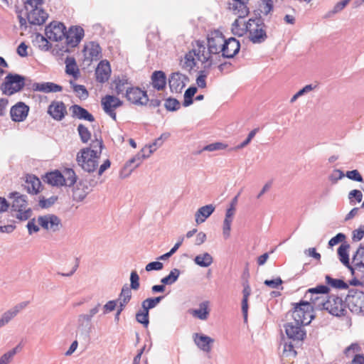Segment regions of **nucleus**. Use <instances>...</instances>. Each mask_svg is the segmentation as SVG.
<instances>
[{
	"instance_id": "42",
	"label": "nucleus",
	"mask_w": 364,
	"mask_h": 364,
	"mask_svg": "<svg viewBox=\"0 0 364 364\" xmlns=\"http://www.w3.org/2000/svg\"><path fill=\"white\" fill-rule=\"evenodd\" d=\"M180 274V270L177 268H174L167 276L161 279V282L166 285H171L178 280Z\"/></svg>"
},
{
	"instance_id": "21",
	"label": "nucleus",
	"mask_w": 364,
	"mask_h": 364,
	"mask_svg": "<svg viewBox=\"0 0 364 364\" xmlns=\"http://www.w3.org/2000/svg\"><path fill=\"white\" fill-rule=\"evenodd\" d=\"M48 113L53 119L61 121L67 114L65 104L60 101H53L48 108Z\"/></svg>"
},
{
	"instance_id": "56",
	"label": "nucleus",
	"mask_w": 364,
	"mask_h": 364,
	"mask_svg": "<svg viewBox=\"0 0 364 364\" xmlns=\"http://www.w3.org/2000/svg\"><path fill=\"white\" fill-rule=\"evenodd\" d=\"M130 289L137 290L139 288V277L136 271L130 274Z\"/></svg>"
},
{
	"instance_id": "43",
	"label": "nucleus",
	"mask_w": 364,
	"mask_h": 364,
	"mask_svg": "<svg viewBox=\"0 0 364 364\" xmlns=\"http://www.w3.org/2000/svg\"><path fill=\"white\" fill-rule=\"evenodd\" d=\"M168 134H163L159 138H157L152 144H149L148 146H145L144 148L147 149V153L150 156L152 153H154L158 148L162 146L165 139L168 138Z\"/></svg>"
},
{
	"instance_id": "2",
	"label": "nucleus",
	"mask_w": 364,
	"mask_h": 364,
	"mask_svg": "<svg viewBox=\"0 0 364 364\" xmlns=\"http://www.w3.org/2000/svg\"><path fill=\"white\" fill-rule=\"evenodd\" d=\"M102 148V140L93 141L90 147L82 149L77 153L76 157L77 164L86 172H94L98 167Z\"/></svg>"
},
{
	"instance_id": "50",
	"label": "nucleus",
	"mask_w": 364,
	"mask_h": 364,
	"mask_svg": "<svg viewBox=\"0 0 364 364\" xmlns=\"http://www.w3.org/2000/svg\"><path fill=\"white\" fill-rule=\"evenodd\" d=\"M136 319L139 323L143 324L145 327H147L149 323V311L142 309V311L136 313Z\"/></svg>"
},
{
	"instance_id": "9",
	"label": "nucleus",
	"mask_w": 364,
	"mask_h": 364,
	"mask_svg": "<svg viewBox=\"0 0 364 364\" xmlns=\"http://www.w3.org/2000/svg\"><path fill=\"white\" fill-rule=\"evenodd\" d=\"M351 267L349 269L355 278L364 282V247L360 246L353 257Z\"/></svg>"
},
{
	"instance_id": "1",
	"label": "nucleus",
	"mask_w": 364,
	"mask_h": 364,
	"mask_svg": "<svg viewBox=\"0 0 364 364\" xmlns=\"http://www.w3.org/2000/svg\"><path fill=\"white\" fill-rule=\"evenodd\" d=\"M225 43L221 33L215 31L205 42L196 41L192 43V48L184 55L181 63L183 68L191 70L195 68L208 69L215 63Z\"/></svg>"
},
{
	"instance_id": "48",
	"label": "nucleus",
	"mask_w": 364,
	"mask_h": 364,
	"mask_svg": "<svg viewBox=\"0 0 364 364\" xmlns=\"http://www.w3.org/2000/svg\"><path fill=\"white\" fill-rule=\"evenodd\" d=\"M196 92L197 88L196 87H191L186 90L184 93V100L183 102L184 107H188L193 103L192 97L194 96Z\"/></svg>"
},
{
	"instance_id": "38",
	"label": "nucleus",
	"mask_w": 364,
	"mask_h": 364,
	"mask_svg": "<svg viewBox=\"0 0 364 364\" xmlns=\"http://www.w3.org/2000/svg\"><path fill=\"white\" fill-rule=\"evenodd\" d=\"M62 176L65 180V182H63V186L70 187L73 186L77 181L76 174L75 171L71 168H65L62 173Z\"/></svg>"
},
{
	"instance_id": "37",
	"label": "nucleus",
	"mask_w": 364,
	"mask_h": 364,
	"mask_svg": "<svg viewBox=\"0 0 364 364\" xmlns=\"http://www.w3.org/2000/svg\"><path fill=\"white\" fill-rule=\"evenodd\" d=\"M132 298V291L130 288L124 285L121 291L118 301L119 303V307L124 308L126 305L129 302Z\"/></svg>"
},
{
	"instance_id": "26",
	"label": "nucleus",
	"mask_w": 364,
	"mask_h": 364,
	"mask_svg": "<svg viewBox=\"0 0 364 364\" xmlns=\"http://www.w3.org/2000/svg\"><path fill=\"white\" fill-rule=\"evenodd\" d=\"M111 73L109 63L107 61L102 60L97 65L95 75L96 79L100 82H105L108 80Z\"/></svg>"
},
{
	"instance_id": "13",
	"label": "nucleus",
	"mask_w": 364,
	"mask_h": 364,
	"mask_svg": "<svg viewBox=\"0 0 364 364\" xmlns=\"http://www.w3.org/2000/svg\"><path fill=\"white\" fill-rule=\"evenodd\" d=\"M125 96L129 102L139 106L146 105L149 102L146 92L137 87H132L127 90Z\"/></svg>"
},
{
	"instance_id": "41",
	"label": "nucleus",
	"mask_w": 364,
	"mask_h": 364,
	"mask_svg": "<svg viewBox=\"0 0 364 364\" xmlns=\"http://www.w3.org/2000/svg\"><path fill=\"white\" fill-rule=\"evenodd\" d=\"M115 83V91L116 92L119 94H124L125 92V94L127 93V90H129L132 87L130 86L131 84L128 81V80L125 77H122L121 79H117L114 81Z\"/></svg>"
},
{
	"instance_id": "14",
	"label": "nucleus",
	"mask_w": 364,
	"mask_h": 364,
	"mask_svg": "<svg viewBox=\"0 0 364 364\" xmlns=\"http://www.w3.org/2000/svg\"><path fill=\"white\" fill-rule=\"evenodd\" d=\"M345 308L346 304L341 298L334 295L328 297L325 310L329 314L336 316H341L343 315L346 311Z\"/></svg>"
},
{
	"instance_id": "57",
	"label": "nucleus",
	"mask_w": 364,
	"mask_h": 364,
	"mask_svg": "<svg viewBox=\"0 0 364 364\" xmlns=\"http://www.w3.org/2000/svg\"><path fill=\"white\" fill-rule=\"evenodd\" d=\"M48 39V38H45L43 36L40 34L36 36V41L38 43V47L40 49L43 50H49L50 46Z\"/></svg>"
},
{
	"instance_id": "35",
	"label": "nucleus",
	"mask_w": 364,
	"mask_h": 364,
	"mask_svg": "<svg viewBox=\"0 0 364 364\" xmlns=\"http://www.w3.org/2000/svg\"><path fill=\"white\" fill-rule=\"evenodd\" d=\"M45 181L48 183L55 186H63V182H65L62 173L58 171L47 173L45 176Z\"/></svg>"
},
{
	"instance_id": "33",
	"label": "nucleus",
	"mask_w": 364,
	"mask_h": 364,
	"mask_svg": "<svg viewBox=\"0 0 364 364\" xmlns=\"http://www.w3.org/2000/svg\"><path fill=\"white\" fill-rule=\"evenodd\" d=\"M65 63L66 74L72 76L75 80H77L80 75V72L75 58L68 57L65 60Z\"/></svg>"
},
{
	"instance_id": "3",
	"label": "nucleus",
	"mask_w": 364,
	"mask_h": 364,
	"mask_svg": "<svg viewBox=\"0 0 364 364\" xmlns=\"http://www.w3.org/2000/svg\"><path fill=\"white\" fill-rule=\"evenodd\" d=\"M10 198H13L11 204V213L14 217L19 220H26L32 215V210L28 207L26 196L18 192L10 193Z\"/></svg>"
},
{
	"instance_id": "51",
	"label": "nucleus",
	"mask_w": 364,
	"mask_h": 364,
	"mask_svg": "<svg viewBox=\"0 0 364 364\" xmlns=\"http://www.w3.org/2000/svg\"><path fill=\"white\" fill-rule=\"evenodd\" d=\"M164 106L168 111H176L180 108V102L174 98H168L166 100Z\"/></svg>"
},
{
	"instance_id": "40",
	"label": "nucleus",
	"mask_w": 364,
	"mask_h": 364,
	"mask_svg": "<svg viewBox=\"0 0 364 364\" xmlns=\"http://www.w3.org/2000/svg\"><path fill=\"white\" fill-rule=\"evenodd\" d=\"M349 249V245L342 244L338 249V255L339 256L340 261L348 268L351 267L349 263V257L348 250Z\"/></svg>"
},
{
	"instance_id": "22",
	"label": "nucleus",
	"mask_w": 364,
	"mask_h": 364,
	"mask_svg": "<svg viewBox=\"0 0 364 364\" xmlns=\"http://www.w3.org/2000/svg\"><path fill=\"white\" fill-rule=\"evenodd\" d=\"M240 45L239 41L235 38L225 39V43L222 48V55L225 58H233L240 50Z\"/></svg>"
},
{
	"instance_id": "53",
	"label": "nucleus",
	"mask_w": 364,
	"mask_h": 364,
	"mask_svg": "<svg viewBox=\"0 0 364 364\" xmlns=\"http://www.w3.org/2000/svg\"><path fill=\"white\" fill-rule=\"evenodd\" d=\"M328 296L327 294H324V296H320L318 301H316L312 305L311 304L312 309L325 310L326 303Z\"/></svg>"
},
{
	"instance_id": "20",
	"label": "nucleus",
	"mask_w": 364,
	"mask_h": 364,
	"mask_svg": "<svg viewBox=\"0 0 364 364\" xmlns=\"http://www.w3.org/2000/svg\"><path fill=\"white\" fill-rule=\"evenodd\" d=\"M28 112L29 107L25 103L19 102L11 108L10 115L13 121L20 122L26 119Z\"/></svg>"
},
{
	"instance_id": "46",
	"label": "nucleus",
	"mask_w": 364,
	"mask_h": 364,
	"mask_svg": "<svg viewBox=\"0 0 364 364\" xmlns=\"http://www.w3.org/2000/svg\"><path fill=\"white\" fill-rule=\"evenodd\" d=\"M326 282L328 285L336 289H345L348 287V284L343 280L333 279L328 275L326 276Z\"/></svg>"
},
{
	"instance_id": "45",
	"label": "nucleus",
	"mask_w": 364,
	"mask_h": 364,
	"mask_svg": "<svg viewBox=\"0 0 364 364\" xmlns=\"http://www.w3.org/2000/svg\"><path fill=\"white\" fill-rule=\"evenodd\" d=\"M70 84L75 95L82 100H85L88 97V92L84 85H76L73 80H70Z\"/></svg>"
},
{
	"instance_id": "6",
	"label": "nucleus",
	"mask_w": 364,
	"mask_h": 364,
	"mask_svg": "<svg viewBox=\"0 0 364 364\" xmlns=\"http://www.w3.org/2000/svg\"><path fill=\"white\" fill-rule=\"evenodd\" d=\"M25 86V77L18 74H8L1 85V90L7 95H11L21 90Z\"/></svg>"
},
{
	"instance_id": "54",
	"label": "nucleus",
	"mask_w": 364,
	"mask_h": 364,
	"mask_svg": "<svg viewBox=\"0 0 364 364\" xmlns=\"http://www.w3.org/2000/svg\"><path fill=\"white\" fill-rule=\"evenodd\" d=\"M227 144H223L222 142H215L206 145L205 146L203 147V150L208 151H215L218 150L225 149L227 148Z\"/></svg>"
},
{
	"instance_id": "59",
	"label": "nucleus",
	"mask_w": 364,
	"mask_h": 364,
	"mask_svg": "<svg viewBox=\"0 0 364 364\" xmlns=\"http://www.w3.org/2000/svg\"><path fill=\"white\" fill-rule=\"evenodd\" d=\"M344 177V173L343 171H341L339 169H335L333 170L331 173L328 176L329 181L335 184L339 180L343 178Z\"/></svg>"
},
{
	"instance_id": "28",
	"label": "nucleus",
	"mask_w": 364,
	"mask_h": 364,
	"mask_svg": "<svg viewBox=\"0 0 364 364\" xmlns=\"http://www.w3.org/2000/svg\"><path fill=\"white\" fill-rule=\"evenodd\" d=\"M26 11L28 21L33 25H41L45 23L48 18V14L45 11Z\"/></svg>"
},
{
	"instance_id": "30",
	"label": "nucleus",
	"mask_w": 364,
	"mask_h": 364,
	"mask_svg": "<svg viewBox=\"0 0 364 364\" xmlns=\"http://www.w3.org/2000/svg\"><path fill=\"white\" fill-rule=\"evenodd\" d=\"M297 342L283 338L280 343V348L282 349V356L285 358H294L296 355L295 345Z\"/></svg>"
},
{
	"instance_id": "15",
	"label": "nucleus",
	"mask_w": 364,
	"mask_h": 364,
	"mask_svg": "<svg viewBox=\"0 0 364 364\" xmlns=\"http://www.w3.org/2000/svg\"><path fill=\"white\" fill-rule=\"evenodd\" d=\"M101 104L106 114L116 121L115 109L122 105V102L113 95H106L102 98Z\"/></svg>"
},
{
	"instance_id": "49",
	"label": "nucleus",
	"mask_w": 364,
	"mask_h": 364,
	"mask_svg": "<svg viewBox=\"0 0 364 364\" xmlns=\"http://www.w3.org/2000/svg\"><path fill=\"white\" fill-rule=\"evenodd\" d=\"M77 132L81 141L83 143H87L91 137V133L88 129L83 124H79L77 127Z\"/></svg>"
},
{
	"instance_id": "39",
	"label": "nucleus",
	"mask_w": 364,
	"mask_h": 364,
	"mask_svg": "<svg viewBox=\"0 0 364 364\" xmlns=\"http://www.w3.org/2000/svg\"><path fill=\"white\" fill-rule=\"evenodd\" d=\"M27 189L29 193L36 194L41 186L40 180L35 176H29L26 180Z\"/></svg>"
},
{
	"instance_id": "36",
	"label": "nucleus",
	"mask_w": 364,
	"mask_h": 364,
	"mask_svg": "<svg viewBox=\"0 0 364 364\" xmlns=\"http://www.w3.org/2000/svg\"><path fill=\"white\" fill-rule=\"evenodd\" d=\"M193 261L200 267H208L213 264V257L208 252H203L196 256Z\"/></svg>"
},
{
	"instance_id": "18",
	"label": "nucleus",
	"mask_w": 364,
	"mask_h": 364,
	"mask_svg": "<svg viewBox=\"0 0 364 364\" xmlns=\"http://www.w3.org/2000/svg\"><path fill=\"white\" fill-rule=\"evenodd\" d=\"M301 324H294L293 323H288L285 326V332L287 336L286 339L291 340L296 342H300L304 340L306 333L302 329Z\"/></svg>"
},
{
	"instance_id": "4",
	"label": "nucleus",
	"mask_w": 364,
	"mask_h": 364,
	"mask_svg": "<svg viewBox=\"0 0 364 364\" xmlns=\"http://www.w3.org/2000/svg\"><path fill=\"white\" fill-rule=\"evenodd\" d=\"M245 30L249 33L250 40L254 43H261L267 38L265 25L260 19H250L245 25Z\"/></svg>"
},
{
	"instance_id": "62",
	"label": "nucleus",
	"mask_w": 364,
	"mask_h": 364,
	"mask_svg": "<svg viewBox=\"0 0 364 364\" xmlns=\"http://www.w3.org/2000/svg\"><path fill=\"white\" fill-rule=\"evenodd\" d=\"M163 264L160 262H151L146 264L145 269L147 272H150L152 270H161L163 269Z\"/></svg>"
},
{
	"instance_id": "32",
	"label": "nucleus",
	"mask_w": 364,
	"mask_h": 364,
	"mask_svg": "<svg viewBox=\"0 0 364 364\" xmlns=\"http://www.w3.org/2000/svg\"><path fill=\"white\" fill-rule=\"evenodd\" d=\"M34 87L36 90L45 93L58 92L63 90L60 85L51 82L36 83Z\"/></svg>"
},
{
	"instance_id": "11",
	"label": "nucleus",
	"mask_w": 364,
	"mask_h": 364,
	"mask_svg": "<svg viewBox=\"0 0 364 364\" xmlns=\"http://www.w3.org/2000/svg\"><path fill=\"white\" fill-rule=\"evenodd\" d=\"M37 222L42 228L53 232L58 231L62 226L60 219L53 214L39 216Z\"/></svg>"
},
{
	"instance_id": "5",
	"label": "nucleus",
	"mask_w": 364,
	"mask_h": 364,
	"mask_svg": "<svg viewBox=\"0 0 364 364\" xmlns=\"http://www.w3.org/2000/svg\"><path fill=\"white\" fill-rule=\"evenodd\" d=\"M312 311L311 304L308 302L301 301L297 304L291 314L294 323L304 326L309 324L314 318Z\"/></svg>"
},
{
	"instance_id": "25",
	"label": "nucleus",
	"mask_w": 364,
	"mask_h": 364,
	"mask_svg": "<svg viewBox=\"0 0 364 364\" xmlns=\"http://www.w3.org/2000/svg\"><path fill=\"white\" fill-rule=\"evenodd\" d=\"M210 302L204 301L199 304L198 309H191L188 313L194 318L201 321H206L210 314Z\"/></svg>"
},
{
	"instance_id": "60",
	"label": "nucleus",
	"mask_w": 364,
	"mask_h": 364,
	"mask_svg": "<svg viewBox=\"0 0 364 364\" xmlns=\"http://www.w3.org/2000/svg\"><path fill=\"white\" fill-rule=\"evenodd\" d=\"M273 1L272 0H264L262 6L261 12L264 15H268L273 10Z\"/></svg>"
},
{
	"instance_id": "34",
	"label": "nucleus",
	"mask_w": 364,
	"mask_h": 364,
	"mask_svg": "<svg viewBox=\"0 0 364 364\" xmlns=\"http://www.w3.org/2000/svg\"><path fill=\"white\" fill-rule=\"evenodd\" d=\"M152 85L158 90H162L166 84L165 73L162 71H155L151 76Z\"/></svg>"
},
{
	"instance_id": "44",
	"label": "nucleus",
	"mask_w": 364,
	"mask_h": 364,
	"mask_svg": "<svg viewBox=\"0 0 364 364\" xmlns=\"http://www.w3.org/2000/svg\"><path fill=\"white\" fill-rule=\"evenodd\" d=\"M91 321L92 318L86 314L79 315L77 318V329L80 331L90 330Z\"/></svg>"
},
{
	"instance_id": "47",
	"label": "nucleus",
	"mask_w": 364,
	"mask_h": 364,
	"mask_svg": "<svg viewBox=\"0 0 364 364\" xmlns=\"http://www.w3.org/2000/svg\"><path fill=\"white\" fill-rule=\"evenodd\" d=\"M43 0H27L25 3L26 11H44L42 9Z\"/></svg>"
},
{
	"instance_id": "24",
	"label": "nucleus",
	"mask_w": 364,
	"mask_h": 364,
	"mask_svg": "<svg viewBox=\"0 0 364 364\" xmlns=\"http://www.w3.org/2000/svg\"><path fill=\"white\" fill-rule=\"evenodd\" d=\"M84 36V30L80 26L71 27L66 32L65 43L73 46L77 45Z\"/></svg>"
},
{
	"instance_id": "19",
	"label": "nucleus",
	"mask_w": 364,
	"mask_h": 364,
	"mask_svg": "<svg viewBox=\"0 0 364 364\" xmlns=\"http://www.w3.org/2000/svg\"><path fill=\"white\" fill-rule=\"evenodd\" d=\"M193 340L195 345L202 351L210 353L214 339L203 333H195L193 334Z\"/></svg>"
},
{
	"instance_id": "10",
	"label": "nucleus",
	"mask_w": 364,
	"mask_h": 364,
	"mask_svg": "<svg viewBox=\"0 0 364 364\" xmlns=\"http://www.w3.org/2000/svg\"><path fill=\"white\" fill-rule=\"evenodd\" d=\"M46 38L52 41H62L65 40L66 28L60 22H52L46 28Z\"/></svg>"
},
{
	"instance_id": "31",
	"label": "nucleus",
	"mask_w": 364,
	"mask_h": 364,
	"mask_svg": "<svg viewBox=\"0 0 364 364\" xmlns=\"http://www.w3.org/2000/svg\"><path fill=\"white\" fill-rule=\"evenodd\" d=\"M70 109L72 112L73 116L77 119L87 120L91 122L95 120L94 117L87 109L80 105H74L70 107Z\"/></svg>"
},
{
	"instance_id": "29",
	"label": "nucleus",
	"mask_w": 364,
	"mask_h": 364,
	"mask_svg": "<svg viewBox=\"0 0 364 364\" xmlns=\"http://www.w3.org/2000/svg\"><path fill=\"white\" fill-rule=\"evenodd\" d=\"M215 207L213 204L206 205L200 208L195 214V220L197 224H201L214 212Z\"/></svg>"
},
{
	"instance_id": "23",
	"label": "nucleus",
	"mask_w": 364,
	"mask_h": 364,
	"mask_svg": "<svg viewBox=\"0 0 364 364\" xmlns=\"http://www.w3.org/2000/svg\"><path fill=\"white\" fill-rule=\"evenodd\" d=\"M329 291V288L325 285H319L314 288H311L306 291L304 298L307 299L305 302H308L311 305L316 301H318L320 296H324Z\"/></svg>"
},
{
	"instance_id": "61",
	"label": "nucleus",
	"mask_w": 364,
	"mask_h": 364,
	"mask_svg": "<svg viewBox=\"0 0 364 364\" xmlns=\"http://www.w3.org/2000/svg\"><path fill=\"white\" fill-rule=\"evenodd\" d=\"M346 176L353 181L358 182L363 181V177L357 170L347 171Z\"/></svg>"
},
{
	"instance_id": "17",
	"label": "nucleus",
	"mask_w": 364,
	"mask_h": 364,
	"mask_svg": "<svg viewBox=\"0 0 364 364\" xmlns=\"http://www.w3.org/2000/svg\"><path fill=\"white\" fill-rule=\"evenodd\" d=\"M84 56V62H87L88 65L92 61L97 60L101 57V48L100 45L95 42H89L85 45L82 50Z\"/></svg>"
},
{
	"instance_id": "63",
	"label": "nucleus",
	"mask_w": 364,
	"mask_h": 364,
	"mask_svg": "<svg viewBox=\"0 0 364 364\" xmlns=\"http://www.w3.org/2000/svg\"><path fill=\"white\" fill-rule=\"evenodd\" d=\"M355 198V200L360 203L363 198L362 192L359 190H353L348 194V198L350 201V203H353V198Z\"/></svg>"
},
{
	"instance_id": "27",
	"label": "nucleus",
	"mask_w": 364,
	"mask_h": 364,
	"mask_svg": "<svg viewBox=\"0 0 364 364\" xmlns=\"http://www.w3.org/2000/svg\"><path fill=\"white\" fill-rule=\"evenodd\" d=\"M247 0H235L230 5V9L233 14L240 18H245L249 14V9L247 6Z\"/></svg>"
},
{
	"instance_id": "16",
	"label": "nucleus",
	"mask_w": 364,
	"mask_h": 364,
	"mask_svg": "<svg viewBox=\"0 0 364 364\" xmlns=\"http://www.w3.org/2000/svg\"><path fill=\"white\" fill-rule=\"evenodd\" d=\"M188 82V77L179 72L173 73L168 77V85L172 92L180 93Z\"/></svg>"
},
{
	"instance_id": "52",
	"label": "nucleus",
	"mask_w": 364,
	"mask_h": 364,
	"mask_svg": "<svg viewBox=\"0 0 364 364\" xmlns=\"http://www.w3.org/2000/svg\"><path fill=\"white\" fill-rule=\"evenodd\" d=\"M16 354V348H13L5 353L0 357V364H9Z\"/></svg>"
},
{
	"instance_id": "58",
	"label": "nucleus",
	"mask_w": 364,
	"mask_h": 364,
	"mask_svg": "<svg viewBox=\"0 0 364 364\" xmlns=\"http://www.w3.org/2000/svg\"><path fill=\"white\" fill-rule=\"evenodd\" d=\"M259 131V129L258 128H256V129H254L253 130H252L247 139L243 141L242 142L241 144H240L239 145H237L236 147H235V149H243L244 147H245L246 146H247L250 141H252V139L255 137V134H257V132Z\"/></svg>"
},
{
	"instance_id": "64",
	"label": "nucleus",
	"mask_w": 364,
	"mask_h": 364,
	"mask_svg": "<svg viewBox=\"0 0 364 364\" xmlns=\"http://www.w3.org/2000/svg\"><path fill=\"white\" fill-rule=\"evenodd\" d=\"M346 239V235L343 233H338L335 237H332L329 242L328 245L333 247L339 242H343Z\"/></svg>"
},
{
	"instance_id": "8",
	"label": "nucleus",
	"mask_w": 364,
	"mask_h": 364,
	"mask_svg": "<svg viewBox=\"0 0 364 364\" xmlns=\"http://www.w3.org/2000/svg\"><path fill=\"white\" fill-rule=\"evenodd\" d=\"M146 151L147 149L143 148L139 153L129 160L120 171L119 177L121 178L129 177L132 171L141 164L143 159L150 156Z\"/></svg>"
},
{
	"instance_id": "12",
	"label": "nucleus",
	"mask_w": 364,
	"mask_h": 364,
	"mask_svg": "<svg viewBox=\"0 0 364 364\" xmlns=\"http://www.w3.org/2000/svg\"><path fill=\"white\" fill-rule=\"evenodd\" d=\"M28 304V301H21L4 311L0 316V328L9 323Z\"/></svg>"
},
{
	"instance_id": "55",
	"label": "nucleus",
	"mask_w": 364,
	"mask_h": 364,
	"mask_svg": "<svg viewBox=\"0 0 364 364\" xmlns=\"http://www.w3.org/2000/svg\"><path fill=\"white\" fill-rule=\"evenodd\" d=\"M232 223V222L230 221V220H224L223 222V226H222L223 237L225 240H228L230 237Z\"/></svg>"
},
{
	"instance_id": "7",
	"label": "nucleus",
	"mask_w": 364,
	"mask_h": 364,
	"mask_svg": "<svg viewBox=\"0 0 364 364\" xmlns=\"http://www.w3.org/2000/svg\"><path fill=\"white\" fill-rule=\"evenodd\" d=\"M346 304L352 313L364 314V292L356 289H350L346 297Z\"/></svg>"
}]
</instances>
